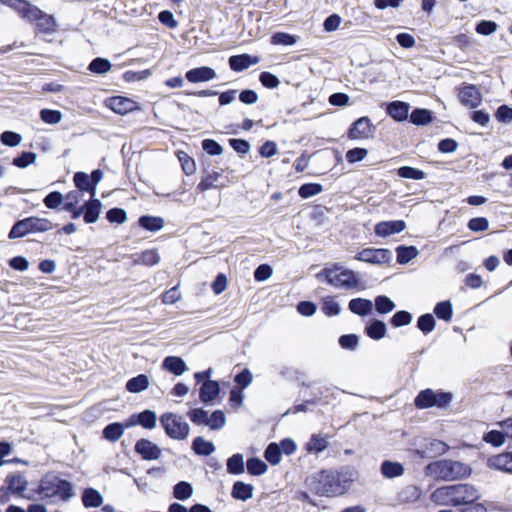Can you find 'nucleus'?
Returning <instances> with one entry per match:
<instances>
[{"label": "nucleus", "mask_w": 512, "mask_h": 512, "mask_svg": "<svg viewBox=\"0 0 512 512\" xmlns=\"http://www.w3.org/2000/svg\"><path fill=\"white\" fill-rule=\"evenodd\" d=\"M216 77L215 71L210 67L194 68V83L205 82Z\"/></svg>", "instance_id": "864d4df0"}, {"label": "nucleus", "mask_w": 512, "mask_h": 512, "mask_svg": "<svg viewBox=\"0 0 512 512\" xmlns=\"http://www.w3.org/2000/svg\"><path fill=\"white\" fill-rule=\"evenodd\" d=\"M215 450L212 442L204 440L202 437L194 439V453L199 455H210Z\"/></svg>", "instance_id": "79ce46f5"}, {"label": "nucleus", "mask_w": 512, "mask_h": 512, "mask_svg": "<svg viewBox=\"0 0 512 512\" xmlns=\"http://www.w3.org/2000/svg\"><path fill=\"white\" fill-rule=\"evenodd\" d=\"M273 45L292 46L297 43V37L288 33L278 32L271 37Z\"/></svg>", "instance_id": "a18cd8bd"}, {"label": "nucleus", "mask_w": 512, "mask_h": 512, "mask_svg": "<svg viewBox=\"0 0 512 512\" xmlns=\"http://www.w3.org/2000/svg\"><path fill=\"white\" fill-rule=\"evenodd\" d=\"M265 459L272 465H276L281 460V450L278 444L271 443L264 452Z\"/></svg>", "instance_id": "8fccbe9b"}, {"label": "nucleus", "mask_w": 512, "mask_h": 512, "mask_svg": "<svg viewBox=\"0 0 512 512\" xmlns=\"http://www.w3.org/2000/svg\"><path fill=\"white\" fill-rule=\"evenodd\" d=\"M160 261V256L155 249H148L143 251L136 259L134 264H141L145 266H154Z\"/></svg>", "instance_id": "2f4dec72"}, {"label": "nucleus", "mask_w": 512, "mask_h": 512, "mask_svg": "<svg viewBox=\"0 0 512 512\" xmlns=\"http://www.w3.org/2000/svg\"><path fill=\"white\" fill-rule=\"evenodd\" d=\"M63 201V195L58 191L49 193L43 200L45 206L49 209H55L60 206Z\"/></svg>", "instance_id": "e2e57ef3"}, {"label": "nucleus", "mask_w": 512, "mask_h": 512, "mask_svg": "<svg viewBox=\"0 0 512 512\" xmlns=\"http://www.w3.org/2000/svg\"><path fill=\"white\" fill-rule=\"evenodd\" d=\"M323 191V187L318 183H306L303 184L299 190L298 194L301 198L307 199L312 196H315Z\"/></svg>", "instance_id": "37998d69"}, {"label": "nucleus", "mask_w": 512, "mask_h": 512, "mask_svg": "<svg viewBox=\"0 0 512 512\" xmlns=\"http://www.w3.org/2000/svg\"><path fill=\"white\" fill-rule=\"evenodd\" d=\"M73 180H74L76 187L79 189V191L89 192L91 198L95 197L96 193H95L94 185L91 184L88 174H86L84 172H77L74 174Z\"/></svg>", "instance_id": "cd10ccee"}, {"label": "nucleus", "mask_w": 512, "mask_h": 512, "mask_svg": "<svg viewBox=\"0 0 512 512\" xmlns=\"http://www.w3.org/2000/svg\"><path fill=\"white\" fill-rule=\"evenodd\" d=\"M479 490L471 484H455L437 488L431 494V501L444 506H467L461 512H487Z\"/></svg>", "instance_id": "f257e3e1"}, {"label": "nucleus", "mask_w": 512, "mask_h": 512, "mask_svg": "<svg viewBox=\"0 0 512 512\" xmlns=\"http://www.w3.org/2000/svg\"><path fill=\"white\" fill-rule=\"evenodd\" d=\"M194 424L208 426L211 430H219L226 424V416L222 410L211 414L203 409H194Z\"/></svg>", "instance_id": "1a4fd4ad"}, {"label": "nucleus", "mask_w": 512, "mask_h": 512, "mask_svg": "<svg viewBox=\"0 0 512 512\" xmlns=\"http://www.w3.org/2000/svg\"><path fill=\"white\" fill-rule=\"evenodd\" d=\"M37 28L41 33L51 34L55 32V19L53 16L46 13H42V16L36 21Z\"/></svg>", "instance_id": "f704fd0d"}, {"label": "nucleus", "mask_w": 512, "mask_h": 512, "mask_svg": "<svg viewBox=\"0 0 512 512\" xmlns=\"http://www.w3.org/2000/svg\"><path fill=\"white\" fill-rule=\"evenodd\" d=\"M81 500H82L83 506L87 509L98 508L104 502V499H103V496L101 495V493L94 488L84 489L82 496H81Z\"/></svg>", "instance_id": "4be33fe9"}, {"label": "nucleus", "mask_w": 512, "mask_h": 512, "mask_svg": "<svg viewBox=\"0 0 512 512\" xmlns=\"http://www.w3.org/2000/svg\"><path fill=\"white\" fill-rule=\"evenodd\" d=\"M140 226L149 231H157L163 227L164 221L160 217L142 216L139 219Z\"/></svg>", "instance_id": "ea45409f"}, {"label": "nucleus", "mask_w": 512, "mask_h": 512, "mask_svg": "<svg viewBox=\"0 0 512 512\" xmlns=\"http://www.w3.org/2000/svg\"><path fill=\"white\" fill-rule=\"evenodd\" d=\"M259 62V58L248 54L234 55L229 58L230 68L234 71H243Z\"/></svg>", "instance_id": "6ab92c4d"}, {"label": "nucleus", "mask_w": 512, "mask_h": 512, "mask_svg": "<svg viewBox=\"0 0 512 512\" xmlns=\"http://www.w3.org/2000/svg\"><path fill=\"white\" fill-rule=\"evenodd\" d=\"M135 452L144 460H157L161 456V449L148 439H140L135 444Z\"/></svg>", "instance_id": "ddd939ff"}, {"label": "nucleus", "mask_w": 512, "mask_h": 512, "mask_svg": "<svg viewBox=\"0 0 512 512\" xmlns=\"http://www.w3.org/2000/svg\"><path fill=\"white\" fill-rule=\"evenodd\" d=\"M6 488L13 494H20L27 488L28 481L20 473L10 474L5 480Z\"/></svg>", "instance_id": "412c9836"}, {"label": "nucleus", "mask_w": 512, "mask_h": 512, "mask_svg": "<svg viewBox=\"0 0 512 512\" xmlns=\"http://www.w3.org/2000/svg\"><path fill=\"white\" fill-rule=\"evenodd\" d=\"M397 173L400 177L406 179L421 180L425 178V173L422 170L409 166L399 168Z\"/></svg>", "instance_id": "603ef678"}, {"label": "nucleus", "mask_w": 512, "mask_h": 512, "mask_svg": "<svg viewBox=\"0 0 512 512\" xmlns=\"http://www.w3.org/2000/svg\"><path fill=\"white\" fill-rule=\"evenodd\" d=\"M410 120L416 125H425L432 120L431 112L426 109H415L411 115Z\"/></svg>", "instance_id": "de8ad7c7"}, {"label": "nucleus", "mask_w": 512, "mask_h": 512, "mask_svg": "<svg viewBox=\"0 0 512 512\" xmlns=\"http://www.w3.org/2000/svg\"><path fill=\"white\" fill-rule=\"evenodd\" d=\"M349 309L351 312L357 315L366 316L371 313L373 309V303L368 299L355 298L349 302Z\"/></svg>", "instance_id": "a878e982"}, {"label": "nucleus", "mask_w": 512, "mask_h": 512, "mask_svg": "<svg viewBox=\"0 0 512 512\" xmlns=\"http://www.w3.org/2000/svg\"><path fill=\"white\" fill-rule=\"evenodd\" d=\"M125 428H127L126 423H110L102 431L103 438L110 442H116L123 436Z\"/></svg>", "instance_id": "393cba45"}, {"label": "nucleus", "mask_w": 512, "mask_h": 512, "mask_svg": "<svg viewBox=\"0 0 512 512\" xmlns=\"http://www.w3.org/2000/svg\"><path fill=\"white\" fill-rule=\"evenodd\" d=\"M412 321V316L407 311H398L396 312L390 322L394 327H401L410 324Z\"/></svg>", "instance_id": "4d7b16f0"}, {"label": "nucleus", "mask_w": 512, "mask_h": 512, "mask_svg": "<svg viewBox=\"0 0 512 512\" xmlns=\"http://www.w3.org/2000/svg\"><path fill=\"white\" fill-rule=\"evenodd\" d=\"M253 489L252 485L237 481L233 485L231 494L237 500L247 501L253 497Z\"/></svg>", "instance_id": "bb28decb"}, {"label": "nucleus", "mask_w": 512, "mask_h": 512, "mask_svg": "<svg viewBox=\"0 0 512 512\" xmlns=\"http://www.w3.org/2000/svg\"><path fill=\"white\" fill-rule=\"evenodd\" d=\"M160 422L166 434L174 439H184L189 434V425L182 416L173 413H165L161 416Z\"/></svg>", "instance_id": "6e6552de"}, {"label": "nucleus", "mask_w": 512, "mask_h": 512, "mask_svg": "<svg viewBox=\"0 0 512 512\" xmlns=\"http://www.w3.org/2000/svg\"><path fill=\"white\" fill-rule=\"evenodd\" d=\"M162 368L176 376L182 375L187 370L185 362L176 356L166 357L162 362Z\"/></svg>", "instance_id": "b1692460"}, {"label": "nucleus", "mask_w": 512, "mask_h": 512, "mask_svg": "<svg viewBox=\"0 0 512 512\" xmlns=\"http://www.w3.org/2000/svg\"><path fill=\"white\" fill-rule=\"evenodd\" d=\"M386 330L385 323L380 320L371 321V323L365 328L366 334L374 340L382 339L386 334Z\"/></svg>", "instance_id": "7c9ffc66"}, {"label": "nucleus", "mask_w": 512, "mask_h": 512, "mask_svg": "<svg viewBox=\"0 0 512 512\" xmlns=\"http://www.w3.org/2000/svg\"><path fill=\"white\" fill-rule=\"evenodd\" d=\"M410 105L402 101H393L387 105L386 112L394 120L400 122L408 117Z\"/></svg>", "instance_id": "aec40b11"}, {"label": "nucleus", "mask_w": 512, "mask_h": 512, "mask_svg": "<svg viewBox=\"0 0 512 512\" xmlns=\"http://www.w3.org/2000/svg\"><path fill=\"white\" fill-rule=\"evenodd\" d=\"M395 303L387 296L380 295L375 298V309L380 314H387L395 309Z\"/></svg>", "instance_id": "58836bf2"}, {"label": "nucleus", "mask_w": 512, "mask_h": 512, "mask_svg": "<svg viewBox=\"0 0 512 512\" xmlns=\"http://www.w3.org/2000/svg\"><path fill=\"white\" fill-rule=\"evenodd\" d=\"M42 13L43 11L40 10L37 6L32 5L26 1L24 7L21 10L20 16L29 22H34L42 16Z\"/></svg>", "instance_id": "e433bc0d"}, {"label": "nucleus", "mask_w": 512, "mask_h": 512, "mask_svg": "<svg viewBox=\"0 0 512 512\" xmlns=\"http://www.w3.org/2000/svg\"><path fill=\"white\" fill-rule=\"evenodd\" d=\"M211 369L205 372L195 373L194 379L199 383L203 381L200 388L199 396L202 402L212 403L219 395L220 387L217 381L208 380Z\"/></svg>", "instance_id": "9d476101"}, {"label": "nucleus", "mask_w": 512, "mask_h": 512, "mask_svg": "<svg viewBox=\"0 0 512 512\" xmlns=\"http://www.w3.org/2000/svg\"><path fill=\"white\" fill-rule=\"evenodd\" d=\"M396 252L400 264H406L418 255V250L414 246H398Z\"/></svg>", "instance_id": "c9c22d12"}, {"label": "nucleus", "mask_w": 512, "mask_h": 512, "mask_svg": "<svg viewBox=\"0 0 512 512\" xmlns=\"http://www.w3.org/2000/svg\"><path fill=\"white\" fill-rule=\"evenodd\" d=\"M227 471L230 474H241L244 472V458L241 454H234L227 460Z\"/></svg>", "instance_id": "4c0bfd02"}, {"label": "nucleus", "mask_w": 512, "mask_h": 512, "mask_svg": "<svg viewBox=\"0 0 512 512\" xmlns=\"http://www.w3.org/2000/svg\"><path fill=\"white\" fill-rule=\"evenodd\" d=\"M353 481L349 471L323 470L306 479V485L318 496L333 497L342 495Z\"/></svg>", "instance_id": "f03ea898"}, {"label": "nucleus", "mask_w": 512, "mask_h": 512, "mask_svg": "<svg viewBox=\"0 0 512 512\" xmlns=\"http://www.w3.org/2000/svg\"><path fill=\"white\" fill-rule=\"evenodd\" d=\"M488 467L506 473H512V452L492 456L487 461Z\"/></svg>", "instance_id": "a211bd4d"}, {"label": "nucleus", "mask_w": 512, "mask_h": 512, "mask_svg": "<svg viewBox=\"0 0 512 512\" xmlns=\"http://www.w3.org/2000/svg\"><path fill=\"white\" fill-rule=\"evenodd\" d=\"M427 469L431 474L446 481H453L470 476L471 468L460 461L443 459L430 463Z\"/></svg>", "instance_id": "39448f33"}, {"label": "nucleus", "mask_w": 512, "mask_h": 512, "mask_svg": "<svg viewBox=\"0 0 512 512\" xmlns=\"http://www.w3.org/2000/svg\"><path fill=\"white\" fill-rule=\"evenodd\" d=\"M373 127L368 117L356 120L349 129L348 136L351 139L368 138L372 135Z\"/></svg>", "instance_id": "4468645a"}, {"label": "nucleus", "mask_w": 512, "mask_h": 512, "mask_svg": "<svg viewBox=\"0 0 512 512\" xmlns=\"http://www.w3.org/2000/svg\"><path fill=\"white\" fill-rule=\"evenodd\" d=\"M359 338L355 334L342 335L339 344L344 349L354 350L358 346Z\"/></svg>", "instance_id": "69168bd1"}, {"label": "nucleus", "mask_w": 512, "mask_h": 512, "mask_svg": "<svg viewBox=\"0 0 512 512\" xmlns=\"http://www.w3.org/2000/svg\"><path fill=\"white\" fill-rule=\"evenodd\" d=\"M355 259L371 264H386L392 259V252L388 249L366 248L359 252Z\"/></svg>", "instance_id": "9b49d317"}, {"label": "nucleus", "mask_w": 512, "mask_h": 512, "mask_svg": "<svg viewBox=\"0 0 512 512\" xmlns=\"http://www.w3.org/2000/svg\"><path fill=\"white\" fill-rule=\"evenodd\" d=\"M111 67L112 65L109 60L98 57L91 61V63L88 66V69L92 73L105 74L111 69Z\"/></svg>", "instance_id": "a19ab883"}, {"label": "nucleus", "mask_w": 512, "mask_h": 512, "mask_svg": "<svg viewBox=\"0 0 512 512\" xmlns=\"http://www.w3.org/2000/svg\"><path fill=\"white\" fill-rule=\"evenodd\" d=\"M507 438L505 431L503 432L498 430H491L486 433L483 437L484 441L493 446L499 447L505 443V439Z\"/></svg>", "instance_id": "3c124183"}, {"label": "nucleus", "mask_w": 512, "mask_h": 512, "mask_svg": "<svg viewBox=\"0 0 512 512\" xmlns=\"http://www.w3.org/2000/svg\"><path fill=\"white\" fill-rule=\"evenodd\" d=\"M105 106L120 115H125L140 109L137 102L123 96L108 98L105 101Z\"/></svg>", "instance_id": "f8f14e48"}, {"label": "nucleus", "mask_w": 512, "mask_h": 512, "mask_svg": "<svg viewBox=\"0 0 512 512\" xmlns=\"http://www.w3.org/2000/svg\"><path fill=\"white\" fill-rule=\"evenodd\" d=\"M267 465L259 458H250L247 461V471L251 475H262L267 471Z\"/></svg>", "instance_id": "09e8293b"}, {"label": "nucleus", "mask_w": 512, "mask_h": 512, "mask_svg": "<svg viewBox=\"0 0 512 512\" xmlns=\"http://www.w3.org/2000/svg\"><path fill=\"white\" fill-rule=\"evenodd\" d=\"M53 223L46 218L27 217L17 221L11 228L10 239L22 238L31 233H43L52 230Z\"/></svg>", "instance_id": "423d86ee"}, {"label": "nucleus", "mask_w": 512, "mask_h": 512, "mask_svg": "<svg viewBox=\"0 0 512 512\" xmlns=\"http://www.w3.org/2000/svg\"><path fill=\"white\" fill-rule=\"evenodd\" d=\"M340 305L332 298H326L322 305V311L327 316H334L340 313Z\"/></svg>", "instance_id": "0e129e2a"}, {"label": "nucleus", "mask_w": 512, "mask_h": 512, "mask_svg": "<svg viewBox=\"0 0 512 512\" xmlns=\"http://www.w3.org/2000/svg\"><path fill=\"white\" fill-rule=\"evenodd\" d=\"M40 117L47 124H57L62 119V113L58 110L42 109Z\"/></svg>", "instance_id": "6e6d98bb"}, {"label": "nucleus", "mask_w": 512, "mask_h": 512, "mask_svg": "<svg viewBox=\"0 0 512 512\" xmlns=\"http://www.w3.org/2000/svg\"><path fill=\"white\" fill-rule=\"evenodd\" d=\"M381 473L385 478H395L402 476L404 467L399 462L384 461L381 464Z\"/></svg>", "instance_id": "c85d7f7f"}, {"label": "nucleus", "mask_w": 512, "mask_h": 512, "mask_svg": "<svg viewBox=\"0 0 512 512\" xmlns=\"http://www.w3.org/2000/svg\"><path fill=\"white\" fill-rule=\"evenodd\" d=\"M328 446V440L326 437L320 434H313L309 441L306 443V450L309 453H320L324 451Z\"/></svg>", "instance_id": "c756f323"}, {"label": "nucleus", "mask_w": 512, "mask_h": 512, "mask_svg": "<svg viewBox=\"0 0 512 512\" xmlns=\"http://www.w3.org/2000/svg\"><path fill=\"white\" fill-rule=\"evenodd\" d=\"M37 492L43 498L63 502H67L75 496L73 484L54 474H46L40 480Z\"/></svg>", "instance_id": "7ed1b4c3"}, {"label": "nucleus", "mask_w": 512, "mask_h": 512, "mask_svg": "<svg viewBox=\"0 0 512 512\" xmlns=\"http://www.w3.org/2000/svg\"><path fill=\"white\" fill-rule=\"evenodd\" d=\"M421 496V490L415 485L404 487L399 493V500L403 503L416 502Z\"/></svg>", "instance_id": "72a5a7b5"}, {"label": "nucleus", "mask_w": 512, "mask_h": 512, "mask_svg": "<svg viewBox=\"0 0 512 512\" xmlns=\"http://www.w3.org/2000/svg\"><path fill=\"white\" fill-rule=\"evenodd\" d=\"M434 313L439 319L450 321L453 314L451 303L449 301L439 302L434 308Z\"/></svg>", "instance_id": "c03bdc74"}, {"label": "nucleus", "mask_w": 512, "mask_h": 512, "mask_svg": "<svg viewBox=\"0 0 512 512\" xmlns=\"http://www.w3.org/2000/svg\"><path fill=\"white\" fill-rule=\"evenodd\" d=\"M202 148L209 155H220L223 152L221 145L212 139H205Z\"/></svg>", "instance_id": "338daca9"}, {"label": "nucleus", "mask_w": 512, "mask_h": 512, "mask_svg": "<svg viewBox=\"0 0 512 512\" xmlns=\"http://www.w3.org/2000/svg\"><path fill=\"white\" fill-rule=\"evenodd\" d=\"M106 217L109 222L122 224L126 221V212L121 208H112L107 211Z\"/></svg>", "instance_id": "052dcab7"}, {"label": "nucleus", "mask_w": 512, "mask_h": 512, "mask_svg": "<svg viewBox=\"0 0 512 512\" xmlns=\"http://www.w3.org/2000/svg\"><path fill=\"white\" fill-rule=\"evenodd\" d=\"M101 202L95 197L84 204V221L86 223H95L101 211Z\"/></svg>", "instance_id": "5701e85b"}, {"label": "nucleus", "mask_w": 512, "mask_h": 512, "mask_svg": "<svg viewBox=\"0 0 512 512\" xmlns=\"http://www.w3.org/2000/svg\"><path fill=\"white\" fill-rule=\"evenodd\" d=\"M496 119L499 122L511 123L512 122V108L507 105H501L495 114Z\"/></svg>", "instance_id": "774afa93"}, {"label": "nucleus", "mask_w": 512, "mask_h": 512, "mask_svg": "<svg viewBox=\"0 0 512 512\" xmlns=\"http://www.w3.org/2000/svg\"><path fill=\"white\" fill-rule=\"evenodd\" d=\"M192 495V486L188 482H179L173 488V496L178 500H186Z\"/></svg>", "instance_id": "49530a36"}, {"label": "nucleus", "mask_w": 512, "mask_h": 512, "mask_svg": "<svg viewBox=\"0 0 512 512\" xmlns=\"http://www.w3.org/2000/svg\"><path fill=\"white\" fill-rule=\"evenodd\" d=\"M148 385V377L144 374H140L128 380V382L126 383V389L131 393H139L145 390L148 387Z\"/></svg>", "instance_id": "473e14b6"}, {"label": "nucleus", "mask_w": 512, "mask_h": 512, "mask_svg": "<svg viewBox=\"0 0 512 512\" xmlns=\"http://www.w3.org/2000/svg\"><path fill=\"white\" fill-rule=\"evenodd\" d=\"M417 327L425 334L430 333L435 327V319L431 314H424L419 317Z\"/></svg>", "instance_id": "5fc2aeb1"}, {"label": "nucleus", "mask_w": 512, "mask_h": 512, "mask_svg": "<svg viewBox=\"0 0 512 512\" xmlns=\"http://www.w3.org/2000/svg\"><path fill=\"white\" fill-rule=\"evenodd\" d=\"M460 102L467 107L475 108L480 105L482 96L480 91L474 85H467L459 91Z\"/></svg>", "instance_id": "2eb2a0df"}, {"label": "nucleus", "mask_w": 512, "mask_h": 512, "mask_svg": "<svg viewBox=\"0 0 512 512\" xmlns=\"http://www.w3.org/2000/svg\"><path fill=\"white\" fill-rule=\"evenodd\" d=\"M468 228L474 232H484L489 228V221L485 217L472 218L468 222Z\"/></svg>", "instance_id": "680f3d73"}, {"label": "nucleus", "mask_w": 512, "mask_h": 512, "mask_svg": "<svg viewBox=\"0 0 512 512\" xmlns=\"http://www.w3.org/2000/svg\"><path fill=\"white\" fill-rule=\"evenodd\" d=\"M316 277L318 280L325 279L328 284L335 288L349 290L359 285V279L356 273L339 264L327 265L323 270L317 273Z\"/></svg>", "instance_id": "20e7f679"}, {"label": "nucleus", "mask_w": 512, "mask_h": 512, "mask_svg": "<svg viewBox=\"0 0 512 512\" xmlns=\"http://www.w3.org/2000/svg\"><path fill=\"white\" fill-rule=\"evenodd\" d=\"M453 400L452 393L425 389L419 392L414 400V405L419 409L431 407L446 408Z\"/></svg>", "instance_id": "0eeeda50"}, {"label": "nucleus", "mask_w": 512, "mask_h": 512, "mask_svg": "<svg viewBox=\"0 0 512 512\" xmlns=\"http://www.w3.org/2000/svg\"><path fill=\"white\" fill-rule=\"evenodd\" d=\"M406 227L403 220L383 221L375 226V234L380 237H387L402 232Z\"/></svg>", "instance_id": "dca6fc26"}, {"label": "nucleus", "mask_w": 512, "mask_h": 512, "mask_svg": "<svg viewBox=\"0 0 512 512\" xmlns=\"http://www.w3.org/2000/svg\"><path fill=\"white\" fill-rule=\"evenodd\" d=\"M0 139L4 145L15 147L20 144L22 137L16 132L5 131L1 134Z\"/></svg>", "instance_id": "13d9d810"}, {"label": "nucleus", "mask_w": 512, "mask_h": 512, "mask_svg": "<svg viewBox=\"0 0 512 512\" xmlns=\"http://www.w3.org/2000/svg\"><path fill=\"white\" fill-rule=\"evenodd\" d=\"M156 422V413L151 410H144L138 415H133L131 419L126 422V427H132L139 424L145 429H153L156 426Z\"/></svg>", "instance_id": "f3484780"}, {"label": "nucleus", "mask_w": 512, "mask_h": 512, "mask_svg": "<svg viewBox=\"0 0 512 512\" xmlns=\"http://www.w3.org/2000/svg\"><path fill=\"white\" fill-rule=\"evenodd\" d=\"M36 160V154L33 152H23L20 156L13 159V165L19 168H25L28 165L34 163Z\"/></svg>", "instance_id": "bf43d9fd"}]
</instances>
